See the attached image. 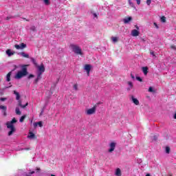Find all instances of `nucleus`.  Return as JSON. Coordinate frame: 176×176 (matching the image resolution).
I'll use <instances>...</instances> for the list:
<instances>
[{"instance_id":"obj_32","label":"nucleus","mask_w":176,"mask_h":176,"mask_svg":"<svg viewBox=\"0 0 176 176\" xmlns=\"http://www.w3.org/2000/svg\"><path fill=\"white\" fill-rule=\"evenodd\" d=\"M166 153H170V147H166Z\"/></svg>"},{"instance_id":"obj_44","label":"nucleus","mask_w":176,"mask_h":176,"mask_svg":"<svg viewBox=\"0 0 176 176\" xmlns=\"http://www.w3.org/2000/svg\"><path fill=\"white\" fill-rule=\"evenodd\" d=\"M29 174H35V171H32V172L29 173Z\"/></svg>"},{"instance_id":"obj_25","label":"nucleus","mask_w":176,"mask_h":176,"mask_svg":"<svg viewBox=\"0 0 176 176\" xmlns=\"http://www.w3.org/2000/svg\"><path fill=\"white\" fill-rule=\"evenodd\" d=\"M26 116H23L22 117H21V118L19 119V122L21 123H23L24 122V119H25Z\"/></svg>"},{"instance_id":"obj_31","label":"nucleus","mask_w":176,"mask_h":176,"mask_svg":"<svg viewBox=\"0 0 176 176\" xmlns=\"http://www.w3.org/2000/svg\"><path fill=\"white\" fill-rule=\"evenodd\" d=\"M151 3H152V0H147L146 1V4L148 5V6H150Z\"/></svg>"},{"instance_id":"obj_11","label":"nucleus","mask_w":176,"mask_h":176,"mask_svg":"<svg viewBox=\"0 0 176 176\" xmlns=\"http://www.w3.org/2000/svg\"><path fill=\"white\" fill-rule=\"evenodd\" d=\"M131 100L135 104V105H140V101L138 99L134 98L133 96H131Z\"/></svg>"},{"instance_id":"obj_12","label":"nucleus","mask_w":176,"mask_h":176,"mask_svg":"<svg viewBox=\"0 0 176 176\" xmlns=\"http://www.w3.org/2000/svg\"><path fill=\"white\" fill-rule=\"evenodd\" d=\"M131 20H133V18L131 16H129L128 18H124L123 19V22L124 24H129V23L131 21Z\"/></svg>"},{"instance_id":"obj_26","label":"nucleus","mask_w":176,"mask_h":176,"mask_svg":"<svg viewBox=\"0 0 176 176\" xmlns=\"http://www.w3.org/2000/svg\"><path fill=\"white\" fill-rule=\"evenodd\" d=\"M45 5L49 6L50 5V0H43Z\"/></svg>"},{"instance_id":"obj_47","label":"nucleus","mask_w":176,"mask_h":176,"mask_svg":"<svg viewBox=\"0 0 176 176\" xmlns=\"http://www.w3.org/2000/svg\"><path fill=\"white\" fill-rule=\"evenodd\" d=\"M139 28H138V26H136V29H137V30H139Z\"/></svg>"},{"instance_id":"obj_33","label":"nucleus","mask_w":176,"mask_h":176,"mask_svg":"<svg viewBox=\"0 0 176 176\" xmlns=\"http://www.w3.org/2000/svg\"><path fill=\"white\" fill-rule=\"evenodd\" d=\"M136 80H138L139 82H142V78H141V77L137 76Z\"/></svg>"},{"instance_id":"obj_36","label":"nucleus","mask_w":176,"mask_h":176,"mask_svg":"<svg viewBox=\"0 0 176 176\" xmlns=\"http://www.w3.org/2000/svg\"><path fill=\"white\" fill-rule=\"evenodd\" d=\"M33 126H34V129H36V127H38V122H34L33 124Z\"/></svg>"},{"instance_id":"obj_42","label":"nucleus","mask_w":176,"mask_h":176,"mask_svg":"<svg viewBox=\"0 0 176 176\" xmlns=\"http://www.w3.org/2000/svg\"><path fill=\"white\" fill-rule=\"evenodd\" d=\"M29 79H31V78H34V75L33 74H30L28 76Z\"/></svg>"},{"instance_id":"obj_17","label":"nucleus","mask_w":176,"mask_h":176,"mask_svg":"<svg viewBox=\"0 0 176 176\" xmlns=\"http://www.w3.org/2000/svg\"><path fill=\"white\" fill-rule=\"evenodd\" d=\"M0 109H2L4 116H6L7 107L6 106L1 105L0 106Z\"/></svg>"},{"instance_id":"obj_51","label":"nucleus","mask_w":176,"mask_h":176,"mask_svg":"<svg viewBox=\"0 0 176 176\" xmlns=\"http://www.w3.org/2000/svg\"><path fill=\"white\" fill-rule=\"evenodd\" d=\"M51 176H56V175H51Z\"/></svg>"},{"instance_id":"obj_15","label":"nucleus","mask_w":176,"mask_h":176,"mask_svg":"<svg viewBox=\"0 0 176 176\" xmlns=\"http://www.w3.org/2000/svg\"><path fill=\"white\" fill-rule=\"evenodd\" d=\"M19 54L25 58H30V55L28 54H25L24 52H20Z\"/></svg>"},{"instance_id":"obj_13","label":"nucleus","mask_w":176,"mask_h":176,"mask_svg":"<svg viewBox=\"0 0 176 176\" xmlns=\"http://www.w3.org/2000/svg\"><path fill=\"white\" fill-rule=\"evenodd\" d=\"M28 138H29V140H35V138H36L35 134H34V133H32V132H29Z\"/></svg>"},{"instance_id":"obj_39","label":"nucleus","mask_w":176,"mask_h":176,"mask_svg":"<svg viewBox=\"0 0 176 176\" xmlns=\"http://www.w3.org/2000/svg\"><path fill=\"white\" fill-rule=\"evenodd\" d=\"M93 16H94V17L95 19H97V18H98V15H97V14H96V13H94V14H93Z\"/></svg>"},{"instance_id":"obj_18","label":"nucleus","mask_w":176,"mask_h":176,"mask_svg":"<svg viewBox=\"0 0 176 176\" xmlns=\"http://www.w3.org/2000/svg\"><path fill=\"white\" fill-rule=\"evenodd\" d=\"M142 70L144 75H148V67H143Z\"/></svg>"},{"instance_id":"obj_34","label":"nucleus","mask_w":176,"mask_h":176,"mask_svg":"<svg viewBox=\"0 0 176 176\" xmlns=\"http://www.w3.org/2000/svg\"><path fill=\"white\" fill-rule=\"evenodd\" d=\"M37 126H38L39 127H42V126H43L42 124V121H40V122H37Z\"/></svg>"},{"instance_id":"obj_48","label":"nucleus","mask_w":176,"mask_h":176,"mask_svg":"<svg viewBox=\"0 0 176 176\" xmlns=\"http://www.w3.org/2000/svg\"><path fill=\"white\" fill-rule=\"evenodd\" d=\"M146 176H151V175H149V174H147V175H146Z\"/></svg>"},{"instance_id":"obj_22","label":"nucleus","mask_w":176,"mask_h":176,"mask_svg":"<svg viewBox=\"0 0 176 176\" xmlns=\"http://www.w3.org/2000/svg\"><path fill=\"white\" fill-rule=\"evenodd\" d=\"M128 3H129V6H131V8H135L134 3H133V1L131 0H129Z\"/></svg>"},{"instance_id":"obj_52","label":"nucleus","mask_w":176,"mask_h":176,"mask_svg":"<svg viewBox=\"0 0 176 176\" xmlns=\"http://www.w3.org/2000/svg\"><path fill=\"white\" fill-rule=\"evenodd\" d=\"M31 123H32V120L31 121Z\"/></svg>"},{"instance_id":"obj_49","label":"nucleus","mask_w":176,"mask_h":176,"mask_svg":"<svg viewBox=\"0 0 176 176\" xmlns=\"http://www.w3.org/2000/svg\"><path fill=\"white\" fill-rule=\"evenodd\" d=\"M10 18H9V17H7V20H9Z\"/></svg>"},{"instance_id":"obj_53","label":"nucleus","mask_w":176,"mask_h":176,"mask_svg":"<svg viewBox=\"0 0 176 176\" xmlns=\"http://www.w3.org/2000/svg\"><path fill=\"white\" fill-rule=\"evenodd\" d=\"M169 176H173V175H169Z\"/></svg>"},{"instance_id":"obj_37","label":"nucleus","mask_w":176,"mask_h":176,"mask_svg":"<svg viewBox=\"0 0 176 176\" xmlns=\"http://www.w3.org/2000/svg\"><path fill=\"white\" fill-rule=\"evenodd\" d=\"M138 5H141V0H136Z\"/></svg>"},{"instance_id":"obj_20","label":"nucleus","mask_w":176,"mask_h":176,"mask_svg":"<svg viewBox=\"0 0 176 176\" xmlns=\"http://www.w3.org/2000/svg\"><path fill=\"white\" fill-rule=\"evenodd\" d=\"M10 76H12V72H10L6 76L7 82H10Z\"/></svg>"},{"instance_id":"obj_28","label":"nucleus","mask_w":176,"mask_h":176,"mask_svg":"<svg viewBox=\"0 0 176 176\" xmlns=\"http://www.w3.org/2000/svg\"><path fill=\"white\" fill-rule=\"evenodd\" d=\"M148 91H149V93H155V90H153V87H150L148 88Z\"/></svg>"},{"instance_id":"obj_6","label":"nucleus","mask_w":176,"mask_h":176,"mask_svg":"<svg viewBox=\"0 0 176 176\" xmlns=\"http://www.w3.org/2000/svg\"><path fill=\"white\" fill-rule=\"evenodd\" d=\"M96 111H97V107L94 106V107L91 109H88L85 111V114L88 116H90L91 115H94L96 113Z\"/></svg>"},{"instance_id":"obj_43","label":"nucleus","mask_w":176,"mask_h":176,"mask_svg":"<svg viewBox=\"0 0 176 176\" xmlns=\"http://www.w3.org/2000/svg\"><path fill=\"white\" fill-rule=\"evenodd\" d=\"M1 101H6V98H1Z\"/></svg>"},{"instance_id":"obj_10","label":"nucleus","mask_w":176,"mask_h":176,"mask_svg":"<svg viewBox=\"0 0 176 176\" xmlns=\"http://www.w3.org/2000/svg\"><path fill=\"white\" fill-rule=\"evenodd\" d=\"M131 35L132 36H138L140 35V32L137 30H133L131 32Z\"/></svg>"},{"instance_id":"obj_7","label":"nucleus","mask_w":176,"mask_h":176,"mask_svg":"<svg viewBox=\"0 0 176 176\" xmlns=\"http://www.w3.org/2000/svg\"><path fill=\"white\" fill-rule=\"evenodd\" d=\"M116 148V142H111L109 144V149H108L109 153H112V152L115 151Z\"/></svg>"},{"instance_id":"obj_14","label":"nucleus","mask_w":176,"mask_h":176,"mask_svg":"<svg viewBox=\"0 0 176 176\" xmlns=\"http://www.w3.org/2000/svg\"><path fill=\"white\" fill-rule=\"evenodd\" d=\"M14 53V51H12L11 50H6V54L8 56V57H12Z\"/></svg>"},{"instance_id":"obj_5","label":"nucleus","mask_w":176,"mask_h":176,"mask_svg":"<svg viewBox=\"0 0 176 176\" xmlns=\"http://www.w3.org/2000/svg\"><path fill=\"white\" fill-rule=\"evenodd\" d=\"M36 68H37V75H38V78L40 76H42V74L45 72V65L43 63H41V65H36Z\"/></svg>"},{"instance_id":"obj_24","label":"nucleus","mask_w":176,"mask_h":176,"mask_svg":"<svg viewBox=\"0 0 176 176\" xmlns=\"http://www.w3.org/2000/svg\"><path fill=\"white\" fill-rule=\"evenodd\" d=\"M15 112L16 115H21V111H20V109L19 107H16Z\"/></svg>"},{"instance_id":"obj_41","label":"nucleus","mask_w":176,"mask_h":176,"mask_svg":"<svg viewBox=\"0 0 176 176\" xmlns=\"http://www.w3.org/2000/svg\"><path fill=\"white\" fill-rule=\"evenodd\" d=\"M150 54H151V56H153V57H155V52H151Z\"/></svg>"},{"instance_id":"obj_45","label":"nucleus","mask_w":176,"mask_h":176,"mask_svg":"<svg viewBox=\"0 0 176 176\" xmlns=\"http://www.w3.org/2000/svg\"><path fill=\"white\" fill-rule=\"evenodd\" d=\"M40 170H41V168H36V171H40Z\"/></svg>"},{"instance_id":"obj_27","label":"nucleus","mask_w":176,"mask_h":176,"mask_svg":"<svg viewBox=\"0 0 176 176\" xmlns=\"http://www.w3.org/2000/svg\"><path fill=\"white\" fill-rule=\"evenodd\" d=\"M73 89H74V90H75L76 91H78V84H74V85H73Z\"/></svg>"},{"instance_id":"obj_9","label":"nucleus","mask_w":176,"mask_h":176,"mask_svg":"<svg viewBox=\"0 0 176 176\" xmlns=\"http://www.w3.org/2000/svg\"><path fill=\"white\" fill-rule=\"evenodd\" d=\"M85 71H86L88 76H90V71L91 70V65H85L84 67Z\"/></svg>"},{"instance_id":"obj_3","label":"nucleus","mask_w":176,"mask_h":176,"mask_svg":"<svg viewBox=\"0 0 176 176\" xmlns=\"http://www.w3.org/2000/svg\"><path fill=\"white\" fill-rule=\"evenodd\" d=\"M70 49H72V52L75 53V54H78L79 56H83V52L82 51V48L79 47L78 45L71 44Z\"/></svg>"},{"instance_id":"obj_2","label":"nucleus","mask_w":176,"mask_h":176,"mask_svg":"<svg viewBox=\"0 0 176 176\" xmlns=\"http://www.w3.org/2000/svg\"><path fill=\"white\" fill-rule=\"evenodd\" d=\"M27 65L23 66L21 71H19L14 76V79H21V78H24V76H27L28 72H27Z\"/></svg>"},{"instance_id":"obj_50","label":"nucleus","mask_w":176,"mask_h":176,"mask_svg":"<svg viewBox=\"0 0 176 176\" xmlns=\"http://www.w3.org/2000/svg\"><path fill=\"white\" fill-rule=\"evenodd\" d=\"M26 176H31V175H27Z\"/></svg>"},{"instance_id":"obj_29","label":"nucleus","mask_w":176,"mask_h":176,"mask_svg":"<svg viewBox=\"0 0 176 176\" xmlns=\"http://www.w3.org/2000/svg\"><path fill=\"white\" fill-rule=\"evenodd\" d=\"M160 20L162 23H166V16H162Z\"/></svg>"},{"instance_id":"obj_21","label":"nucleus","mask_w":176,"mask_h":176,"mask_svg":"<svg viewBox=\"0 0 176 176\" xmlns=\"http://www.w3.org/2000/svg\"><path fill=\"white\" fill-rule=\"evenodd\" d=\"M127 83H128V85L129 86L128 87V90H131V89H133V87H134V85H133V82L131 81H129Z\"/></svg>"},{"instance_id":"obj_46","label":"nucleus","mask_w":176,"mask_h":176,"mask_svg":"<svg viewBox=\"0 0 176 176\" xmlns=\"http://www.w3.org/2000/svg\"><path fill=\"white\" fill-rule=\"evenodd\" d=\"M174 119H176V113L174 115Z\"/></svg>"},{"instance_id":"obj_23","label":"nucleus","mask_w":176,"mask_h":176,"mask_svg":"<svg viewBox=\"0 0 176 176\" xmlns=\"http://www.w3.org/2000/svg\"><path fill=\"white\" fill-rule=\"evenodd\" d=\"M41 78H42V76H39V74H37V78L36 79H35L34 83H38V82H39L40 79Z\"/></svg>"},{"instance_id":"obj_35","label":"nucleus","mask_w":176,"mask_h":176,"mask_svg":"<svg viewBox=\"0 0 176 176\" xmlns=\"http://www.w3.org/2000/svg\"><path fill=\"white\" fill-rule=\"evenodd\" d=\"M30 30H32V31H36V28H35V26H32L30 28Z\"/></svg>"},{"instance_id":"obj_19","label":"nucleus","mask_w":176,"mask_h":176,"mask_svg":"<svg viewBox=\"0 0 176 176\" xmlns=\"http://www.w3.org/2000/svg\"><path fill=\"white\" fill-rule=\"evenodd\" d=\"M111 41H112L113 43H116V42H118L119 41V37L112 36Z\"/></svg>"},{"instance_id":"obj_38","label":"nucleus","mask_w":176,"mask_h":176,"mask_svg":"<svg viewBox=\"0 0 176 176\" xmlns=\"http://www.w3.org/2000/svg\"><path fill=\"white\" fill-rule=\"evenodd\" d=\"M154 25H155V28L159 29V25H157V23H154Z\"/></svg>"},{"instance_id":"obj_8","label":"nucleus","mask_w":176,"mask_h":176,"mask_svg":"<svg viewBox=\"0 0 176 176\" xmlns=\"http://www.w3.org/2000/svg\"><path fill=\"white\" fill-rule=\"evenodd\" d=\"M14 47H16L17 50H20L25 49V47H27V45L24 44V43H22L20 45H17V44L15 45Z\"/></svg>"},{"instance_id":"obj_4","label":"nucleus","mask_w":176,"mask_h":176,"mask_svg":"<svg viewBox=\"0 0 176 176\" xmlns=\"http://www.w3.org/2000/svg\"><path fill=\"white\" fill-rule=\"evenodd\" d=\"M14 94L16 96V100L18 101V105L21 107V108H25V107L28 106V102H27L25 105L21 104V100H20V94L16 91H14Z\"/></svg>"},{"instance_id":"obj_40","label":"nucleus","mask_w":176,"mask_h":176,"mask_svg":"<svg viewBox=\"0 0 176 176\" xmlns=\"http://www.w3.org/2000/svg\"><path fill=\"white\" fill-rule=\"evenodd\" d=\"M131 78L134 80L135 79V77L133 75V74H131Z\"/></svg>"},{"instance_id":"obj_1","label":"nucleus","mask_w":176,"mask_h":176,"mask_svg":"<svg viewBox=\"0 0 176 176\" xmlns=\"http://www.w3.org/2000/svg\"><path fill=\"white\" fill-rule=\"evenodd\" d=\"M16 122H17V120H16L15 118H14L12 121L7 122L6 126L10 130V131L8 132V135L10 136L12 135L13 133L16 131V128H14V125L13 124H14V123H16Z\"/></svg>"},{"instance_id":"obj_16","label":"nucleus","mask_w":176,"mask_h":176,"mask_svg":"<svg viewBox=\"0 0 176 176\" xmlns=\"http://www.w3.org/2000/svg\"><path fill=\"white\" fill-rule=\"evenodd\" d=\"M115 175H116V176H122V170H120V168H118L116 170Z\"/></svg>"},{"instance_id":"obj_30","label":"nucleus","mask_w":176,"mask_h":176,"mask_svg":"<svg viewBox=\"0 0 176 176\" xmlns=\"http://www.w3.org/2000/svg\"><path fill=\"white\" fill-rule=\"evenodd\" d=\"M32 61L33 64L35 65V67H36V65H38V63H36V60H35V59L34 58H32Z\"/></svg>"}]
</instances>
